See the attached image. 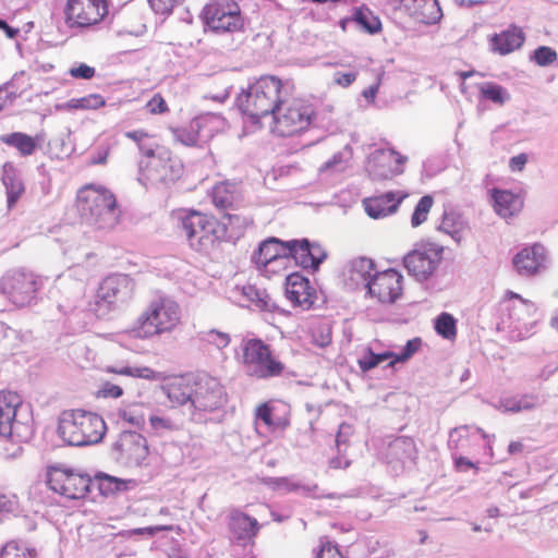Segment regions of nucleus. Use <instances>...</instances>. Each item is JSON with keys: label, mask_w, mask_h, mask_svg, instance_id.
<instances>
[{"label": "nucleus", "mask_w": 558, "mask_h": 558, "mask_svg": "<svg viewBox=\"0 0 558 558\" xmlns=\"http://www.w3.org/2000/svg\"><path fill=\"white\" fill-rule=\"evenodd\" d=\"M167 397L173 404L184 408L190 421L196 424L208 422V414L227 403V392L221 383L206 373L196 374L170 384Z\"/></svg>", "instance_id": "f257e3e1"}, {"label": "nucleus", "mask_w": 558, "mask_h": 558, "mask_svg": "<svg viewBox=\"0 0 558 558\" xmlns=\"http://www.w3.org/2000/svg\"><path fill=\"white\" fill-rule=\"evenodd\" d=\"M283 102V84L274 75L260 76L247 89H243L235 101L239 110L253 124L259 123L262 118L276 114Z\"/></svg>", "instance_id": "f03ea898"}, {"label": "nucleus", "mask_w": 558, "mask_h": 558, "mask_svg": "<svg viewBox=\"0 0 558 558\" xmlns=\"http://www.w3.org/2000/svg\"><path fill=\"white\" fill-rule=\"evenodd\" d=\"M81 218L97 229H112L119 221L116 196L104 186L87 185L77 194Z\"/></svg>", "instance_id": "7ed1b4c3"}, {"label": "nucleus", "mask_w": 558, "mask_h": 558, "mask_svg": "<svg viewBox=\"0 0 558 558\" xmlns=\"http://www.w3.org/2000/svg\"><path fill=\"white\" fill-rule=\"evenodd\" d=\"M106 430V423L100 415L81 409L64 413L58 426L62 440L76 447L98 444Z\"/></svg>", "instance_id": "20e7f679"}, {"label": "nucleus", "mask_w": 558, "mask_h": 558, "mask_svg": "<svg viewBox=\"0 0 558 558\" xmlns=\"http://www.w3.org/2000/svg\"><path fill=\"white\" fill-rule=\"evenodd\" d=\"M179 304L169 296H158L134 322L131 332L135 338L147 339L172 331L180 323Z\"/></svg>", "instance_id": "39448f33"}, {"label": "nucleus", "mask_w": 558, "mask_h": 558, "mask_svg": "<svg viewBox=\"0 0 558 558\" xmlns=\"http://www.w3.org/2000/svg\"><path fill=\"white\" fill-rule=\"evenodd\" d=\"M181 225L190 246L196 252L209 253L226 235V227L216 218L195 210L185 214Z\"/></svg>", "instance_id": "423d86ee"}, {"label": "nucleus", "mask_w": 558, "mask_h": 558, "mask_svg": "<svg viewBox=\"0 0 558 558\" xmlns=\"http://www.w3.org/2000/svg\"><path fill=\"white\" fill-rule=\"evenodd\" d=\"M241 363L248 376L268 379L280 376L284 365L277 360L269 344L259 338H243Z\"/></svg>", "instance_id": "0eeeda50"}, {"label": "nucleus", "mask_w": 558, "mask_h": 558, "mask_svg": "<svg viewBox=\"0 0 558 558\" xmlns=\"http://www.w3.org/2000/svg\"><path fill=\"white\" fill-rule=\"evenodd\" d=\"M134 288L135 283L128 275L116 274L106 277L97 290L92 311L97 317L105 318L132 299Z\"/></svg>", "instance_id": "6e6552de"}, {"label": "nucleus", "mask_w": 558, "mask_h": 558, "mask_svg": "<svg viewBox=\"0 0 558 558\" xmlns=\"http://www.w3.org/2000/svg\"><path fill=\"white\" fill-rule=\"evenodd\" d=\"M41 277L26 269L8 271L0 281L1 292L19 307L32 306L38 301Z\"/></svg>", "instance_id": "1a4fd4ad"}, {"label": "nucleus", "mask_w": 558, "mask_h": 558, "mask_svg": "<svg viewBox=\"0 0 558 558\" xmlns=\"http://www.w3.org/2000/svg\"><path fill=\"white\" fill-rule=\"evenodd\" d=\"M315 117V111L311 105L302 102H292L274 114L272 132L279 136H293L307 130Z\"/></svg>", "instance_id": "9d476101"}, {"label": "nucleus", "mask_w": 558, "mask_h": 558, "mask_svg": "<svg viewBox=\"0 0 558 558\" xmlns=\"http://www.w3.org/2000/svg\"><path fill=\"white\" fill-rule=\"evenodd\" d=\"M444 248L435 243H421L403 258V265L410 276L417 281L428 280L442 259Z\"/></svg>", "instance_id": "9b49d317"}, {"label": "nucleus", "mask_w": 558, "mask_h": 558, "mask_svg": "<svg viewBox=\"0 0 558 558\" xmlns=\"http://www.w3.org/2000/svg\"><path fill=\"white\" fill-rule=\"evenodd\" d=\"M203 19L215 33L234 32L242 27L240 8L233 0L207 4L203 10Z\"/></svg>", "instance_id": "f8f14e48"}, {"label": "nucleus", "mask_w": 558, "mask_h": 558, "mask_svg": "<svg viewBox=\"0 0 558 558\" xmlns=\"http://www.w3.org/2000/svg\"><path fill=\"white\" fill-rule=\"evenodd\" d=\"M47 484L50 489L69 499H81L89 492L92 480L88 475L50 466L47 472Z\"/></svg>", "instance_id": "ddd939ff"}, {"label": "nucleus", "mask_w": 558, "mask_h": 558, "mask_svg": "<svg viewBox=\"0 0 558 558\" xmlns=\"http://www.w3.org/2000/svg\"><path fill=\"white\" fill-rule=\"evenodd\" d=\"M148 456L146 438L137 432L124 430L111 446V457L125 465H141Z\"/></svg>", "instance_id": "4468645a"}, {"label": "nucleus", "mask_w": 558, "mask_h": 558, "mask_svg": "<svg viewBox=\"0 0 558 558\" xmlns=\"http://www.w3.org/2000/svg\"><path fill=\"white\" fill-rule=\"evenodd\" d=\"M144 175L153 184L169 185L181 178L183 165L169 149H158L157 155L145 162Z\"/></svg>", "instance_id": "2eb2a0df"}, {"label": "nucleus", "mask_w": 558, "mask_h": 558, "mask_svg": "<svg viewBox=\"0 0 558 558\" xmlns=\"http://www.w3.org/2000/svg\"><path fill=\"white\" fill-rule=\"evenodd\" d=\"M64 13L70 27H88L108 14V5L106 0H68Z\"/></svg>", "instance_id": "dca6fc26"}, {"label": "nucleus", "mask_w": 558, "mask_h": 558, "mask_svg": "<svg viewBox=\"0 0 558 558\" xmlns=\"http://www.w3.org/2000/svg\"><path fill=\"white\" fill-rule=\"evenodd\" d=\"M327 256L326 250L317 242L306 238L289 240L287 259H293L303 269L317 271Z\"/></svg>", "instance_id": "f3484780"}, {"label": "nucleus", "mask_w": 558, "mask_h": 558, "mask_svg": "<svg viewBox=\"0 0 558 558\" xmlns=\"http://www.w3.org/2000/svg\"><path fill=\"white\" fill-rule=\"evenodd\" d=\"M402 280V275L396 269L377 271L366 289L367 294L376 298L380 303L392 304L401 295Z\"/></svg>", "instance_id": "a211bd4d"}, {"label": "nucleus", "mask_w": 558, "mask_h": 558, "mask_svg": "<svg viewBox=\"0 0 558 558\" xmlns=\"http://www.w3.org/2000/svg\"><path fill=\"white\" fill-rule=\"evenodd\" d=\"M547 250L539 243L523 247L512 258L513 268L521 277L535 276L547 268Z\"/></svg>", "instance_id": "6ab92c4d"}, {"label": "nucleus", "mask_w": 558, "mask_h": 558, "mask_svg": "<svg viewBox=\"0 0 558 558\" xmlns=\"http://www.w3.org/2000/svg\"><path fill=\"white\" fill-rule=\"evenodd\" d=\"M289 241H282L270 236L262 241L252 254L251 260L258 268H265L268 264L288 258Z\"/></svg>", "instance_id": "aec40b11"}, {"label": "nucleus", "mask_w": 558, "mask_h": 558, "mask_svg": "<svg viewBox=\"0 0 558 558\" xmlns=\"http://www.w3.org/2000/svg\"><path fill=\"white\" fill-rule=\"evenodd\" d=\"M21 405L20 396L11 391L0 392V436L14 440L17 425L16 411Z\"/></svg>", "instance_id": "412c9836"}, {"label": "nucleus", "mask_w": 558, "mask_h": 558, "mask_svg": "<svg viewBox=\"0 0 558 558\" xmlns=\"http://www.w3.org/2000/svg\"><path fill=\"white\" fill-rule=\"evenodd\" d=\"M375 272V264L371 258H353L347 266L345 282L351 289H367Z\"/></svg>", "instance_id": "4be33fe9"}, {"label": "nucleus", "mask_w": 558, "mask_h": 558, "mask_svg": "<svg viewBox=\"0 0 558 558\" xmlns=\"http://www.w3.org/2000/svg\"><path fill=\"white\" fill-rule=\"evenodd\" d=\"M403 198V195L387 192L379 196L364 199V209L371 218L380 219L396 213Z\"/></svg>", "instance_id": "5701e85b"}, {"label": "nucleus", "mask_w": 558, "mask_h": 558, "mask_svg": "<svg viewBox=\"0 0 558 558\" xmlns=\"http://www.w3.org/2000/svg\"><path fill=\"white\" fill-rule=\"evenodd\" d=\"M542 405L541 397L537 393H524L501 397L494 408L504 413H520L523 411H532Z\"/></svg>", "instance_id": "b1692460"}, {"label": "nucleus", "mask_w": 558, "mask_h": 558, "mask_svg": "<svg viewBox=\"0 0 558 558\" xmlns=\"http://www.w3.org/2000/svg\"><path fill=\"white\" fill-rule=\"evenodd\" d=\"M417 450L414 440L408 436H400L389 442L387 459L389 463L400 462L402 466L414 463Z\"/></svg>", "instance_id": "393cba45"}, {"label": "nucleus", "mask_w": 558, "mask_h": 558, "mask_svg": "<svg viewBox=\"0 0 558 558\" xmlns=\"http://www.w3.org/2000/svg\"><path fill=\"white\" fill-rule=\"evenodd\" d=\"M492 197L495 211L502 218L517 215L523 207L522 198L508 190L494 189Z\"/></svg>", "instance_id": "a878e982"}, {"label": "nucleus", "mask_w": 558, "mask_h": 558, "mask_svg": "<svg viewBox=\"0 0 558 558\" xmlns=\"http://www.w3.org/2000/svg\"><path fill=\"white\" fill-rule=\"evenodd\" d=\"M310 281L299 272L290 274L286 279V295L295 305H311Z\"/></svg>", "instance_id": "bb28decb"}, {"label": "nucleus", "mask_w": 558, "mask_h": 558, "mask_svg": "<svg viewBox=\"0 0 558 558\" xmlns=\"http://www.w3.org/2000/svg\"><path fill=\"white\" fill-rule=\"evenodd\" d=\"M193 128L199 134L202 144L209 142L225 128V119L218 113L207 112L192 120Z\"/></svg>", "instance_id": "cd10ccee"}, {"label": "nucleus", "mask_w": 558, "mask_h": 558, "mask_svg": "<svg viewBox=\"0 0 558 558\" xmlns=\"http://www.w3.org/2000/svg\"><path fill=\"white\" fill-rule=\"evenodd\" d=\"M2 183L5 187L8 208L11 209L25 191L17 169L12 162H5L2 167Z\"/></svg>", "instance_id": "c85d7f7f"}, {"label": "nucleus", "mask_w": 558, "mask_h": 558, "mask_svg": "<svg viewBox=\"0 0 558 558\" xmlns=\"http://www.w3.org/2000/svg\"><path fill=\"white\" fill-rule=\"evenodd\" d=\"M525 40L523 31L520 27L512 26L492 38L493 48L498 53L505 56L515 49H519Z\"/></svg>", "instance_id": "c756f323"}, {"label": "nucleus", "mask_w": 558, "mask_h": 558, "mask_svg": "<svg viewBox=\"0 0 558 558\" xmlns=\"http://www.w3.org/2000/svg\"><path fill=\"white\" fill-rule=\"evenodd\" d=\"M263 484L269 487L272 490L281 492V493H299L303 496L313 495L318 486L314 485H304L300 482L295 481L293 476H283V477H272L267 476L262 480Z\"/></svg>", "instance_id": "7c9ffc66"}, {"label": "nucleus", "mask_w": 558, "mask_h": 558, "mask_svg": "<svg viewBox=\"0 0 558 558\" xmlns=\"http://www.w3.org/2000/svg\"><path fill=\"white\" fill-rule=\"evenodd\" d=\"M235 295H241L246 302L255 305L262 311L272 312L277 308L276 303L271 300L266 290H259L255 286L247 284L234 289Z\"/></svg>", "instance_id": "2f4dec72"}, {"label": "nucleus", "mask_w": 558, "mask_h": 558, "mask_svg": "<svg viewBox=\"0 0 558 558\" xmlns=\"http://www.w3.org/2000/svg\"><path fill=\"white\" fill-rule=\"evenodd\" d=\"M0 142L10 147L16 148L23 157L33 155L38 147L35 138L23 132L2 134L0 135Z\"/></svg>", "instance_id": "473e14b6"}, {"label": "nucleus", "mask_w": 558, "mask_h": 558, "mask_svg": "<svg viewBox=\"0 0 558 558\" xmlns=\"http://www.w3.org/2000/svg\"><path fill=\"white\" fill-rule=\"evenodd\" d=\"M148 422L153 433L157 436H167L173 432H178L183 425L181 420L159 413L149 415Z\"/></svg>", "instance_id": "72a5a7b5"}, {"label": "nucleus", "mask_w": 558, "mask_h": 558, "mask_svg": "<svg viewBox=\"0 0 558 558\" xmlns=\"http://www.w3.org/2000/svg\"><path fill=\"white\" fill-rule=\"evenodd\" d=\"M353 21L364 32L374 35L381 31L380 19L375 15L366 5L354 8Z\"/></svg>", "instance_id": "f704fd0d"}, {"label": "nucleus", "mask_w": 558, "mask_h": 558, "mask_svg": "<svg viewBox=\"0 0 558 558\" xmlns=\"http://www.w3.org/2000/svg\"><path fill=\"white\" fill-rule=\"evenodd\" d=\"M481 97L494 104L502 106L510 100L509 92L501 85L494 82H484L478 86Z\"/></svg>", "instance_id": "c9c22d12"}, {"label": "nucleus", "mask_w": 558, "mask_h": 558, "mask_svg": "<svg viewBox=\"0 0 558 558\" xmlns=\"http://www.w3.org/2000/svg\"><path fill=\"white\" fill-rule=\"evenodd\" d=\"M395 353L391 351H386L383 353H375L371 348H366L361 357L357 360V364L362 372L366 373L379 364L388 361V363L393 360Z\"/></svg>", "instance_id": "e433bc0d"}, {"label": "nucleus", "mask_w": 558, "mask_h": 558, "mask_svg": "<svg viewBox=\"0 0 558 558\" xmlns=\"http://www.w3.org/2000/svg\"><path fill=\"white\" fill-rule=\"evenodd\" d=\"M232 526L234 530H240V538H251L258 532L259 525L255 518L241 513L233 518Z\"/></svg>", "instance_id": "4c0bfd02"}, {"label": "nucleus", "mask_w": 558, "mask_h": 558, "mask_svg": "<svg viewBox=\"0 0 558 558\" xmlns=\"http://www.w3.org/2000/svg\"><path fill=\"white\" fill-rule=\"evenodd\" d=\"M472 426L462 425L454 427L449 432L448 448L453 454V451L460 452L461 442H472L474 440V434H471Z\"/></svg>", "instance_id": "58836bf2"}, {"label": "nucleus", "mask_w": 558, "mask_h": 558, "mask_svg": "<svg viewBox=\"0 0 558 558\" xmlns=\"http://www.w3.org/2000/svg\"><path fill=\"white\" fill-rule=\"evenodd\" d=\"M435 330L444 339L452 340L457 336V320L449 313H441L435 319Z\"/></svg>", "instance_id": "ea45409f"}, {"label": "nucleus", "mask_w": 558, "mask_h": 558, "mask_svg": "<svg viewBox=\"0 0 558 558\" xmlns=\"http://www.w3.org/2000/svg\"><path fill=\"white\" fill-rule=\"evenodd\" d=\"M171 133L174 140L184 146L193 147L203 145L199 140V134H197L193 128L192 121L186 126L171 128Z\"/></svg>", "instance_id": "a19ab883"}, {"label": "nucleus", "mask_w": 558, "mask_h": 558, "mask_svg": "<svg viewBox=\"0 0 558 558\" xmlns=\"http://www.w3.org/2000/svg\"><path fill=\"white\" fill-rule=\"evenodd\" d=\"M107 373H113L123 376H130L134 378H144V379H153L155 377V372L146 366H108L106 368Z\"/></svg>", "instance_id": "79ce46f5"}, {"label": "nucleus", "mask_w": 558, "mask_h": 558, "mask_svg": "<svg viewBox=\"0 0 558 558\" xmlns=\"http://www.w3.org/2000/svg\"><path fill=\"white\" fill-rule=\"evenodd\" d=\"M418 2L417 8H421L422 21L426 24L437 23L442 12L438 0H414Z\"/></svg>", "instance_id": "37998d69"}, {"label": "nucleus", "mask_w": 558, "mask_h": 558, "mask_svg": "<svg viewBox=\"0 0 558 558\" xmlns=\"http://www.w3.org/2000/svg\"><path fill=\"white\" fill-rule=\"evenodd\" d=\"M37 551L25 544L9 542L2 548L0 558H35Z\"/></svg>", "instance_id": "c03bdc74"}, {"label": "nucleus", "mask_w": 558, "mask_h": 558, "mask_svg": "<svg viewBox=\"0 0 558 558\" xmlns=\"http://www.w3.org/2000/svg\"><path fill=\"white\" fill-rule=\"evenodd\" d=\"M471 434H474V440L472 442H461L460 453L471 454L474 447L480 446V439L485 441V448L489 450V454H493V447L490 440L495 438V435L486 434L481 427H472Z\"/></svg>", "instance_id": "a18cd8bd"}, {"label": "nucleus", "mask_w": 558, "mask_h": 558, "mask_svg": "<svg viewBox=\"0 0 558 558\" xmlns=\"http://www.w3.org/2000/svg\"><path fill=\"white\" fill-rule=\"evenodd\" d=\"M433 204L434 198L430 195H424L420 198L411 217V225L413 228H416L426 221Z\"/></svg>", "instance_id": "49530a36"}, {"label": "nucleus", "mask_w": 558, "mask_h": 558, "mask_svg": "<svg viewBox=\"0 0 558 558\" xmlns=\"http://www.w3.org/2000/svg\"><path fill=\"white\" fill-rule=\"evenodd\" d=\"M199 339L208 344L214 345L219 350L227 348L231 341V337L229 333L217 329H210L201 332Z\"/></svg>", "instance_id": "de8ad7c7"}, {"label": "nucleus", "mask_w": 558, "mask_h": 558, "mask_svg": "<svg viewBox=\"0 0 558 558\" xmlns=\"http://www.w3.org/2000/svg\"><path fill=\"white\" fill-rule=\"evenodd\" d=\"M421 345V338H413L411 340H408L402 350L399 353H395L393 360H391L387 366L393 367L395 364L397 363H403L410 360L418 351Z\"/></svg>", "instance_id": "09e8293b"}, {"label": "nucleus", "mask_w": 558, "mask_h": 558, "mask_svg": "<svg viewBox=\"0 0 558 558\" xmlns=\"http://www.w3.org/2000/svg\"><path fill=\"white\" fill-rule=\"evenodd\" d=\"M558 58L556 50L548 46L537 47L530 56V60L534 61L539 66H548L553 64Z\"/></svg>", "instance_id": "8fccbe9b"}, {"label": "nucleus", "mask_w": 558, "mask_h": 558, "mask_svg": "<svg viewBox=\"0 0 558 558\" xmlns=\"http://www.w3.org/2000/svg\"><path fill=\"white\" fill-rule=\"evenodd\" d=\"M105 105V99L97 94H92L82 98L71 99L70 106L74 109H97Z\"/></svg>", "instance_id": "3c124183"}, {"label": "nucleus", "mask_w": 558, "mask_h": 558, "mask_svg": "<svg viewBox=\"0 0 558 558\" xmlns=\"http://www.w3.org/2000/svg\"><path fill=\"white\" fill-rule=\"evenodd\" d=\"M126 488H128V483L125 481H122V480H119L117 477H112L109 475H106L99 484V489H100L101 494H104V495L122 492V490H125Z\"/></svg>", "instance_id": "603ef678"}, {"label": "nucleus", "mask_w": 558, "mask_h": 558, "mask_svg": "<svg viewBox=\"0 0 558 558\" xmlns=\"http://www.w3.org/2000/svg\"><path fill=\"white\" fill-rule=\"evenodd\" d=\"M213 203L217 208L227 209L232 206L233 195L223 186H216L213 191Z\"/></svg>", "instance_id": "864d4df0"}, {"label": "nucleus", "mask_w": 558, "mask_h": 558, "mask_svg": "<svg viewBox=\"0 0 558 558\" xmlns=\"http://www.w3.org/2000/svg\"><path fill=\"white\" fill-rule=\"evenodd\" d=\"M137 148L148 160H151L157 155L158 149H167L166 147L159 146L149 134L137 145Z\"/></svg>", "instance_id": "5fc2aeb1"}, {"label": "nucleus", "mask_w": 558, "mask_h": 558, "mask_svg": "<svg viewBox=\"0 0 558 558\" xmlns=\"http://www.w3.org/2000/svg\"><path fill=\"white\" fill-rule=\"evenodd\" d=\"M184 0H148L151 9L157 14L168 15L172 10L180 5Z\"/></svg>", "instance_id": "6e6d98bb"}, {"label": "nucleus", "mask_w": 558, "mask_h": 558, "mask_svg": "<svg viewBox=\"0 0 558 558\" xmlns=\"http://www.w3.org/2000/svg\"><path fill=\"white\" fill-rule=\"evenodd\" d=\"M123 395V389L120 385L112 384L110 381H105L101 384L97 396L101 398H112L117 399Z\"/></svg>", "instance_id": "4d7b16f0"}, {"label": "nucleus", "mask_w": 558, "mask_h": 558, "mask_svg": "<svg viewBox=\"0 0 558 558\" xmlns=\"http://www.w3.org/2000/svg\"><path fill=\"white\" fill-rule=\"evenodd\" d=\"M69 73L74 78L90 80L95 76L96 71L95 68L86 63H80L77 65L72 66Z\"/></svg>", "instance_id": "13d9d810"}, {"label": "nucleus", "mask_w": 558, "mask_h": 558, "mask_svg": "<svg viewBox=\"0 0 558 558\" xmlns=\"http://www.w3.org/2000/svg\"><path fill=\"white\" fill-rule=\"evenodd\" d=\"M451 458L453 460L456 470L459 472H466L470 469H475L476 471L478 470V468L473 461H471L470 459H468L458 451H453Z\"/></svg>", "instance_id": "bf43d9fd"}, {"label": "nucleus", "mask_w": 558, "mask_h": 558, "mask_svg": "<svg viewBox=\"0 0 558 558\" xmlns=\"http://www.w3.org/2000/svg\"><path fill=\"white\" fill-rule=\"evenodd\" d=\"M315 558H347L342 555V553L339 550L337 544H331L330 542H327L326 544H323L320 547V550L317 553Z\"/></svg>", "instance_id": "052dcab7"}, {"label": "nucleus", "mask_w": 558, "mask_h": 558, "mask_svg": "<svg viewBox=\"0 0 558 558\" xmlns=\"http://www.w3.org/2000/svg\"><path fill=\"white\" fill-rule=\"evenodd\" d=\"M353 434V427L350 424L342 423L339 425V429L336 436V445L338 448V451L341 452V446L345 445L349 440V438Z\"/></svg>", "instance_id": "680f3d73"}, {"label": "nucleus", "mask_w": 558, "mask_h": 558, "mask_svg": "<svg viewBox=\"0 0 558 558\" xmlns=\"http://www.w3.org/2000/svg\"><path fill=\"white\" fill-rule=\"evenodd\" d=\"M151 113H163L168 110L165 99L160 95H155L146 105Z\"/></svg>", "instance_id": "e2e57ef3"}, {"label": "nucleus", "mask_w": 558, "mask_h": 558, "mask_svg": "<svg viewBox=\"0 0 558 558\" xmlns=\"http://www.w3.org/2000/svg\"><path fill=\"white\" fill-rule=\"evenodd\" d=\"M256 416L269 427L276 425L272 420V410L267 403H264L257 408Z\"/></svg>", "instance_id": "0e129e2a"}, {"label": "nucleus", "mask_w": 558, "mask_h": 558, "mask_svg": "<svg viewBox=\"0 0 558 558\" xmlns=\"http://www.w3.org/2000/svg\"><path fill=\"white\" fill-rule=\"evenodd\" d=\"M527 162V155L522 153L517 156H513L509 160V169L512 172L522 171Z\"/></svg>", "instance_id": "69168bd1"}, {"label": "nucleus", "mask_w": 558, "mask_h": 558, "mask_svg": "<svg viewBox=\"0 0 558 558\" xmlns=\"http://www.w3.org/2000/svg\"><path fill=\"white\" fill-rule=\"evenodd\" d=\"M356 76H357L356 72H349V73L337 72L335 74V82L342 87H348L356 80Z\"/></svg>", "instance_id": "338daca9"}, {"label": "nucleus", "mask_w": 558, "mask_h": 558, "mask_svg": "<svg viewBox=\"0 0 558 558\" xmlns=\"http://www.w3.org/2000/svg\"><path fill=\"white\" fill-rule=\"evenodd\" d=\"M16 337V331L10 327H8L5 324L0 322V347L3 349L8 348L7 340L10 338Z\"/></svg>", "instance_id": "774afa93"}]
</instances>
